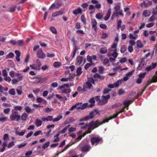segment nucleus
I'll use <instances>...</instances> for the list:
<instances>
[{
  "label": "nucleus",
  "instance_id": "nucleus-1",
  "mask_svg": "<svg viewBox=\"0 0 157 157\" xmlns=\"http://www.w3.org/2000/svg\"><path fill=\"white\" fill-rule=\"evenodd\" d=\"M96 114H98V116L100 115L99 112L97 109H94L88 115L86 116L84 118L80 119L79 121L82 122L83 121H86L90 119H92L95 116Z\"/></svg>",
  "mask_w": 157,
  "mask_h": 157
},
{
  "label": "nucleus",
  "instance_id": "nucleus-2",
  "mask_svg": "<svg viewBox=\"0 0 157 157\" xmlns=\"http://www.w3.org/2000/svg\"><path fill=\"white\" fill-rule=\"evenodd\" d=\"M103 142L102 138L99 136H93L90 139V142L92 145H97L98 144H101Z\"/></svg>",
  "mask_w": 157,
  "mask_h": 157
},
{
  "label": "nucleus",
  "instance_id": "nucleus-3",
  "mask_svg": "<svg viewBox=\"0 0 157 157\" xmlns=\"http://www.w3.org/2000/svg\"><path fill=\"white\" fill-rule=\"evenodd\" d=\"M12 113L10 116V119L13 121H18L20 119L21 116L18 112H15L12 110Z\"/></svg>",
  "mask_w": 157,
  "mask_h": 157
},
{
  "label": "nucleus",
  "instance_id": "nucleus-4",
  "mask_svg": "<svg viewBox=\"0 0 157 157\" xmlns=\"http://www.w3.org/2000/svg\"><path fill=\"white\" fill-rule=\"evenodd\" d=\"M122 82V80H119L114 84H109L108 85V86L110 88H113L114 87H118L119 85L121 84Z\"/></svg>",
  "mask_w": 157,
  "mask_h": 157
},
{
  "label": "nucleus",
  "instance_id": "nucleus-5",
  "mask_svg": "<svg viewBox=\"0 0 157 157\" xmlns=\"http://www.w3.org/2000/svg\"><path fill=\"white\" fill-rule=\"evenodd\" d=\"M74 84L73 82H70L66 84H64L63 85L59 86L57 89L58 90H62L66 87L69 88L70 86H73Z\"/></svg>",
  "mask_w": 157,
  "mask_h": 157
},
{
  "label": "nucleus",
  "instance_id": "nucleus-6",
  "mask_svg": "<svg viewBox=\"0 0 157 157\" xmlns=\"http://www.w3.org/2000/svg\"><path fill=\"white\" fill-rule=\"evenodd\" d=\"M37 56L38 58L44 59L46 57V55L43 52L42 49H40L37 52Z\"/></svg>",
  "mask_w": 157,
  "mask_h": 157
},
{
  "label": "nucleus",
  "instance_id": "nucleus-7",
  "mask_svg": "<svg viewBox=\"0 0 157 157\" xmlns=\"http://www.w3.org/2000/svg\"><path fill=\"white\" fill-rule=\"evenodd\" d=\"M92 85L89 82H87L85 83L84 84L83 87V91H86L88 89L91 88Z\"/></svg>",
  "mask_w": 157,
  "mask_h": 157
},
{
  "label": "nucleus",
  "instance_id": "nucleus-8",
  "mask_svg": "<svg viewBox=\"0 0 157 157\" xmlns=\"http://www.w3.org/2000/svg\"><path fill=\"white\" fill-rule=\"evenodd\" d=\"M91 148V147L90 145H86L81 148V151L83 152H87L89 151Z\"/></svg>",
  "mask_w": 157,
  "mask_h": 157
},
{
  "label": "nucleus",
  "instance_id": "nucleus-9",
  "mask_svg": "<svg viewBox=\"0 0 157 157\" xmlns=\"http://www.w3.org/2000/svg\"><path fill=\"white\" fill-rule=\"evenodd\" d=\"M135 71V70L133 69L132 71L128 72L126 74L125 76L123 77V80L124 81H126L128 79V77L131 76L133 74Z\"/></svg>",
  "mask_w": 157,
  "mask_h": 157
},
{
  "label": "nucleus",
  "instance_id": "nucleus-10",
  "mask_svg": "<svg viewBox=\"0 0 157 157\" xmlns=\"http://www.w3.org/2000/svg\"><path fill=\"white\" fill-rule=\"evenodd\" d=\"M91 24L92 25V28H94V31L96 32L97 30L96 26L97 23L96 20L95 19H92L91 21Z\"/></svg>",
  "mask_w": 157,
  "mask_h": 157
},
{
  "label": "nucleus",
  "instance_id": "nucleus-11",
  "mask_svg": "<svg viewBox=\"0 0 157 157\" xmlns=\"http://www.w3.org/2000/svg\"><path fill=\"white\" fill-rule=\"evenodd\" d=\"M156 63H152L151 65L146 67L145 70L147 71H150L151 70L154 68L156 67Z\"/></svg>",
  "mask_w": 157,
  "mask_h": 157
},
{
  "label": "nucleus",
  "instance_id": "nucleus-12",
  "mask_svg": "<svg viewBox=\"0 0 157 157\" xmlns=\"http://www.w3.org/2000/svg\"><path fill=\"white\" fill-rule=\"evenodd\" d=\"M134 100V99L133 100H124L123 101V104L125 106H126L125 107L126 108V107L127 109H128L129 105L131 104L133 102Z\"/></svg>",
  "mask_w": 157,
  "mask_h": 157
},
{
  "label": "nucleus",
  "instance_id": "nucleus-13",
  "mask_svg": "<svg viewBox=\"0 0 157 157\" xmlns=\"http://www.w3.org/2000/svg\"><path fill=\"white\" fill-rule=\"evenodd\" d=\"M82 13V10L80 7H78L77 9L74 10L72 13L75 15H77L78 14Z\"/></svg>",
  "mask_w": 157,
  "mask_h": 157
},
{
  "label": "nucleus",
  "instance_id": "nucleus-14",
  "mask_svg": "<svg viewBox=\"0 0 157 157\" xmlns=\"http://www.w3.org/2000/svg\"><path fill=\"white\" fill-rule=\"evenodd\" d=\"M126 108L125 106L123 107L121 109L118 110L116 113L114 114L113 116L114 117V118H116L117 117L118 115L121 113H122L124 111L125 109Z\"/></svg>",
  "mask_w": 157,
  "mask_h": 157
},
{
  "label": "nucleus",
  "instance_id": "nucleus-15",
  "mask_svg": "<svg viewBox=\"0 0 157 157\" xmlns=\"http://www.w3.org/2000/svg\"><path fill=\"white\" fill-rule=\"evenodd\" d=\"M100 122H99V121L98 120H97L95 122H94L93 121H92L89 123V125L91 126H96L97 125L98 126L99 125Z\"/></svg>",
  "mask_w": 157,
  "mask_h": 157
},
{
  "label": "nucleus",
  "instance_id": "nucleus-16",
  "mask_svg": "<svg viewBox=\"0 0 157 157\" xmlns=\"http://www.w3.org/2000/svg\"><path fill=\"white\" fill-rule=\"evenodd\" d=\"M53 117L51 116H48L47 117H42L41 118V120L43 121H52Z\"/></svg>",
  "mask_w": 157,
  "mask_h": 157
},
{
  "label": "nucleus",
  "instance_id": "nucleus-17",
  "mask_svg": "<svg viewBox=\"0 0 157 157\" xmlns=\"http://www.w3.org/2000/svg\"><path fill=\"white\" fill-rule=\"evenodd\" d=\"M15 53L16 55V60L18 62H20V56L21 55L20 52L18 50H16L15 51Z\"/></svg>",
  "mask_w": 157,
  "mask_h": 157
},
{
  "label": "nucleus",
  "instance_id": "nucleus-18",
  "mask_svg": "<svg viewBox=\"0 0 157 157\" xmlns=\"http://www.w3.org/2000/svg\"><path fill=\"white\" fill-rule=\"evenodd\" d=\"M113 52L112 54H108V56L110 57L111 56H112L113 57V58L116 59L118 55V54L117 52V50H116V49L114 50H113Z\"/></svg>",
  "mask_w": 157,
  "mask_h": 157
},
{
  "label": "nucleus",
  "instance_id": "nucleus-19",
  "mask_svg": "<svg viewBox=\"0 0 157 157\" xmlns=\"http://www.w3.org/2000/svg\"><path fill=\"white\" fill-rule=\"evenodd\" d=\"M75 119H74L72 117H70L67 119L65 121L64 124V125L67 124L70 122L74 121Z\"/></svg>",
  "mask_w": 157,
  "mask_h": 157
},
{
  "label": "nucleus",
  "instance_id": "nucleus-20",
  "mask_svg": "<svg viewBox=\"0 0 157 157\" xmlns=\"http://www.w3.org/2000/svg\"><path fill=\"white\" fill-rule=\"evenodd\" d=\"M113 118H114V117H113V116H112L109 117L108 118L104 119L102 122H100V123L99 125H101L105 123V122H109V120L112 119Z\"/></svg>",
  "mask_w": 157,
  "mask_h": 157
},
{
  "label": "nucleus",
  "instance_id": "nucleus-21",
  "mask_svg": "<svg viewBox=\"0 0 157 157\" xmlns=\"http://www.w3.org/2000/svg\"><path fill=\"white\" fill-rule=\"evenodd\" d=\"M25 110L26 112L28 113H33L35 109H31L29 106H27L25 108Z\"/></svg>",
  "mask_w": 157,
  "mask_h": 157
},
{
  "label": "nucleus",
  "instance_id": "nucleus-22",
  "mask_svg": "<svg viewBox=\"0 0 157 157\" xmlns=\"http://www.w3.org/2000/svg\"><path fill=\"white\" fill-rule=\"evenodd\" d=\"M93 78H98L100 80H102L104 79V76L103 75H101L98 73L95 74L93 76Z\"/></svg>",
  "mask_w": 157,
  "mask_h": 157
},
{
  "label": "nucleus",
  "instance_id": "nucleus-23",
  "mask_svg": "<svg viewBox=\"0 0 157 157\" xmlns=\"http://www.w3.org/2000/svg\"><path fill=\"white\" fill-rule=\"evenodd\" d=\"M2 147L0 149V151L1 152H3L5 149L6 147L7 146V141H5L2 144Z\"/></svg>",
  "mask_w": 157,
  "mask_h": 157
},
{
  "label": "nucleus",
  "instance_id": "nucleus-24",
  "mask_svg": "<svg viewBox=\"0 0 157 157\" xmlns=\"http://www.w3.org/2000/svg\"><path fill=\"white\" fill-rule=\"evenodd\" d=\"M111 10L110 9L108 10L107 13L104 19L105 21H107L109 19L111 14Z\"/></svg>",
  "mask_w": 157,
  "mask_h": 157
},
{
  "label": "nucleus",
  "instance_id": "nucleus-25",
  "mask_svg": "<svg viewBox=\"0 0 157 157\" xmlns=\"http://www.w3.org/2000/svg\"><path fill=\"white\" fill-rule=\"evenodd\" d=\"M14 109L12 110H14V111L17 112V110L21 111L23 108L22 106H15L13 107Z\"/></svg>",
  "mask_w": 157,
  "mask_h": 157
},
{
  "label": "nucleus",
  "instance_id": "nucleus-26",
  "mask_svg": "<svg viewBox=\"0 0 157 157\" xmlns=\"http://www.w3.org/2000/svg\"><path fill=\"white\" fill-rule=\"evenodd\" d=\"M26 131L25 130H24L21 132H19V131L17 130L15 131V134L19 136H23L25 134Z\"/></svg>",
  "mask_w": 157,
  "mask_h": 157
},
{
  "label": "nucleus",
  "instance_id": "nucleus-27",
  "mask_svg": "<svg viewBox=\"0 0 157 157\" xmlns=\"http://www.w3.org/2000/svg\"><path fill=\"white\" fill-rule=\"evenodd\" d=\"M28 118V115L26 113H23L21 116L20 119L23 121H25Z\"/></svg>",
  "mask_w": 157,
  "mask_h": 157
},
{
  "label": "nucleus",
  "instance_id": "nucleus-28",
  "mask_svg": "<svg viewBox=\"0 0 157 157\" xmlns=\"http://www.w3.org/2000/svg\"><path fill=\"white\" fill-rule=\"evenodd\" d=\"M35 125L37 127H39L42 124V121L38 119H36L35 121Z\"/></svg>",
  "mask_w": 157,
  "mask_h": 157
},
{
  "label": "nucleus",
  "instance_id": "nucleus-29",
  "mask_svg": "<svg viewBox=\"0 0 157 157\" xmlns=\"http://www.w3.org/2000/svg\"><path fill=\"white\" fill-rule=\"evenodd\" d=\"M31 68L34 70H37L39 71L40 69V68H39L36 64H33L30 65Z\"/></svg>",
  "mask_w": 157,
  "mask_h": 157
},
{
  "label": "nucleus",
  "instance_id": "nucleus-30",
  "mask_svg": "<svg viewBox=\"0 0 157 157\" xmlns=\"http://www.w3.org/2000/svg\"><path fill=\"white\" fill-rule=\"evenodd\" d=\"M61 90L63 93L69 94L71 91V90L70 89H66L65 88Z\"/></svg>",
  "mask_w": 157,
  "mask_h": 157
},
{
  "label": "nucleus",
  "instance_id": "nucleus-31",
  "mask_svg": "<svg viewBox=\"0 0 157 157\" xmlns=\"http://www.w3.org/2000/svg\"><path fill=\"white\" fill-rule=\"evenodd\" d=\"M39 79V80L37 82V84L43 83L47 79L45 77H40Z\"/></svg>",
  "mask_w": 157,
  "mask_h": 157
},
{
  "label": "nucleus",
  "instance_id": "nucleus-32",
  "mask_svg": "<svg viewBox=\"0 0 157 157\" xmlns=\"http://www.w3.org/2000/svg\"><path fill=\"white\" fill-rule=\"evenodd\" d=\"M62 2L61 0H58L56 2V8L58 9L61 6L62 4Z\"/></svg>",
  "mask_w": 157,
  "mask_h": 157
},
{
  "label": "nucleus",
  "instance_id": "nucleus-33",
  "mask_svg": "<svg viewBox=\"0 0 157 157\" xmlns=\"http://www.w3.org/2000/svg\"><path fill=\"white\" fill-rule=\"evenodd\" d=\"M136 45L137 48H141L143 46V44L140 40H138L136 42Z\"/></svg>",
  "mask_w": 157,
  "mask_h": 157
},
{
  "label": "nucleus",
  "instance_id": "nucleus-34",
  "mask_svg": "<svg viewBox=\"0 0 157 157\" xmlns=\"http://www.w3.org/2000/svg\"><path fill=\"white\" fill-rule=\"evenodd\" d=\"M82 104L81 102H78L76 103L75 105H73L72 107L69 109L70 111H72L73 110L75 109L76 108V106H78L79 105V104Z\"/></svg>",
  "mask_w": 157,
  "mask_h": 157
},
{
  "label": "nucleus",
  "instance_id": "nucleus-35",
  "mask_svg": "<svg viewBox=\"0 0 157 157\" xmlns=\"http://www.w3.org/2000/svg\"><path fill=\"white\" fill-rule=\"evenodd\" d=\"M86 135V134L83 133L79 136L77 138H76L75 140L76 142H77L81 139L82 137H83Z\"/></svg>",
  "mask_w": 157,
  "mask_h": 157
},
{
  "label": "nucleus",
  "instance_id": "nucleus-36",
  "mask_svg": "<svg viewBox=\"0 0 157 157\" xmlns=\"http://www.w3.org/2000/svg\"><path fill=\"white\" fill-rule=\"evenodd\" d=\"M107 52V49L106 47H103L101 48L100 52L102 54H105Z\"/></svg>",
  "mask_w": 157,
  "mask_h": 157
},
{
  "label": "nucleus",
  "instance_id": "nucleus-37",
  "mask_svg": "<svg viewBox=\"0 0 157 157\" xmlns=\"http://www.w3.org/2000/svg\"><path fill=\"white\" fill-rule=\"evenodd\" d=\"M76 76H78L79 75H81L82 71V68L81 67H79L78 68L77 70H76Z\"/></svg>",
  "mask_w": 157,
  "mask_h": 157
},
{
  "label": "nucleus",
  "instance_id": "nucleus-38",
  "mask_svg": "<svg viewBox=\"0 0 157 157\" xmlns=\"http://www.w3.org/2000/svg\"><path fill=\"white\" fill-rule=\"evenodd\" d=\"M63 117V116L61 115H59L57 116V117L53 119L52 121L53 122H56L59 121Z\"/></svg>",
  "mask_w": 157,
  "mask_h": 157
},
{
  "label": "nucleus",
  "instance_id": "nucleus-39",
  "mask_svg": "<svg viewBox=\"0 0 157 157\" xmlns=\"http://www.w3.org/2000/svg\"><path fill=\"white\" fill-rule=\"evenodd\" d=\"M77 63L78 65L80 64L82 61V56H78L77 58Z\"/></svg>",
  "mask_w": 157,
  "mask_h": 157
},
{
  "label": "nucleus",
  "instance_id": "nucleus-40",
  "mask_svg": "<svg viewBox=\"0 0 157 157\" xmlns=\"http://www.w3.org/2000/svg\"><path fill=\"white\" fill-rule=\"evenodd\" d=\"M14 56V54L13 53L10 52L6 57V59H8L9 58H12Z\"/></svg>",
  "mask_w": 157,
  "mask_h": 157
},
{
  "label": "nucleus",
  "instance_id": "nucleus-41",
  "mask_svg": "<svg viewBox=\"0 0 157 157\" xmlns=\"http://www.w3.org/2000/svg\"><path fill=\"white\" fill-rule=\"evenodd\" d=\"M138 37V36L136 34H135V36L132 33L129 34V37L131 39H133L134 40L136 39Z\"/></svg>",
  "mask_w": 157,
  "mask_h": 157
},
{
  "label": "nucleus",
  "instance_id": "nucleus-42",
  "mask_svg": "<svg viewBox=\"0 0 157 157\" xmlns=\"http://www.w3.org/2000/svg\"><path fill=\"white\" fill-rule=\"evenodd\" d=\"M73 78V77H71V76H69V77L68 78H62L60 80L62 82H67V81L69 80H71V79H72Z\"/></svg>",
  "mask_w": 157,
  "mask_h": 157
},
{
  "label": "nucleus",
  "instance_id": "nucleus-43",
  "mask_svg": "<svg viewBox=\"0 0 157 157\" xmlns=\"http://www.w3.org/2000/svg\"><path fill=\"white\" fill-rule=\"evenodd\" d=\"M126 50V47L125 45H123L121 46V49L120 51L121 53H123Z\"/></svg>",
  "mask_w": 157,
  "mask_h": 157
},
{
  "label": "nucleus",
  "instance_id": "nucleus-44",
  "mask_svg": "<svg viewBox=\"0 0 157 157\" xmlns=\"http://www.w3.org/2000/svg\"><path fill=\"white\" fill-rule=\"evenodd\" d=\"M53 66L55 67H57L62 65V63L59 62H55L53 63Z\"/></svg>",
  "mask_w": 157,
  "mask_h": 157
},
{
  "label": "nucleus",
  "instance_id": "nucleus-45",
  "mask_svg": "<svg viewBox=\"0 0 157 157\" xmlns=\"http://www.w3.org/2000/svg\"><path fill=\"white\" fill-rule=\"evenodd\" d=\"M92 127V126H91L90 125H89L87 127L88 130L86 131L85 132H84L83 133L86 134H86H87L88 133H90L91 132V131H92V129H91V127Z\"/></svg>",
  "mask_w": 157,
  "mask_h": 157
},
{
  "label": "nucleus",
  "instance_id": "nucleus-46",
  "mask_svg": "<svg viewBox=\"0 0 157 157\" xmlns=\"http://www.w3.org/2000/svg\"><path fill=\"white\" fill-rule=\"evenodd\" d=\"M121 105V104L120 103H116L113 105L112 106V108L113 109L117 107H120Z\"/></svg>",
  "mask_w": 157,
  "mask_h": 157
},
{
  "label": "nucleus",
  "instance_id": "nucleus-47",
  "mask_svg": "<svg viewBox=\"0 0 157 157\" xmlns=\"http://www.w3.org/2000/svg\"><path fill=\"white\" fill-rule=\"evenodd\" d=\"M143 14L145 17H147L150 15L149 13H148V11L147 10H144L143 12Z\"/></svg>",
  "mask_w": 157,
  "mask_h": 157
},
{
  "label": "nucleus",
  "instance_id": "nucleus-48",
  "mask_svg": "<svg viewBox=\"0 0 157 157\" xmlns=\"http://www.w3.org/2000/svg\"><path fill=\"white\" fill-rule=\"evenodd\" d=\"M50 143V142L49 141H48L46 142L42 145V148L44 149H45L46 148L48 147L49 146Z\"/></svg>",
  "mask_w": 157,
  "mask_h": 157
},
{
  "label": "nucleus",
  "instance_id": "nucleus-49",
  "mask_svg": "<svg viewBox=\"0 0 157 157\" xmlns=\"http://www.w3.org/2000/svg\"><path fill=\"white\" fill-rule=\"evenodd\" d=\"M81 20L83 22V24H86V18L84 15H82L81 17Z\"/></svg>",
  "mask_w": 157,
  "mask_h": 157
},
{
  "label": "nucleus",
  "instance_id": "nucleus-50",
  "mask_svg": "<svg viewBox=\"0 0 157 157\" xmlns=\"http://www.w3.org/2000/svg\"><path fill=\"white\" fill-rule=\"evenodd\" d=\"M108 35L106 33H102L100 37L102 39H105L107 38Z\"/></svg>",
  "mask_w": 157,
  "mask_h": 157
},
{
  "label": "nucleus",
  "instance_id": "nucleus-51",
  "mask_svg": "<svg viewBox=\"0 0 157 157\" xmlns=\"http://www.w3.org/2000/svg\"><path fill=\"white\" fill-rule=\"evenodd\" d=\"M70 126V125H68L66 126L65 128H64L62 131H59L60 133H64L66 130Z\"/></svg>",
  "mask_w": 157,
  "mask_h": 157
},
{
  "label": "nucleus",
  "instance_id": "nucleus-52",
  "mask_svg": "<svg viewBox=\"0 0 157 157\" xmlns=\"http://www.w3.org/2000/svg\"><path fill=\"white\" fill-rule=\"evenodd\" d=\"M50 29L51 31L53 34H56L57 33V31L55 28L53 27H52L50 28Z\"/></svg>",
  "mask_w": 157,
  "mask_h": 157
},
{
  "label": "nucleus",
  "instance_id": "nucleus-53",
  "mask_svg": "<svg viewBox=\"0 0 157 157\" xmlns=\"http://www.w3.org/2000/svg\"><path fill=\"white\" fill-rule=\"evenodd\" d=\"M9 94L13 95H14L15 94V92L14 89H11L9 90Z\"/></svg>",
  "mask_w": 157,
  "mask_h": 157
},
{
  "label": "nucleus",
  "instance_id": "nucleus-54",
  "mask_svg": "<svg viewBox=\"0 0 157 157\" xmlns=\"http://www.w3.org/2000/svg\"><path fill=\"white\" fill-rule=\"evenodd\" d=\"M109 62V60L107 58H105L103 61V64L104 65L106 66L107 65Z\"/></svg>",
  "mask_w": 157,
  "mask_h": 157
},
{
  "label": "nucleus",
  "instance_id": "nucleus-55",
  "mask_svg": "<svg viewBox=\"0 0 157 157\" xmlns=\"http://www.w3.org/2000/svg\"><path fill=\"white\" fill-rule=\"evenodd\" d=\"M104 68L102 66H100L99 67L98 72L101 74H102L103 73Z\"/></svg>",
  "mask_w": 157,
  "mask_h": 157
},
{
  "label": "nucleus",
  "instance_id": "nucleus-56",
  "mask_svg": "<svg viewBox=\"0 0 157 157\" xmlns=\"http://www.w3.org/2000/svg\"><path fill=\"white\" fill-rule=\"evenodd\" d=\"M81 106L82 110H84L86 109V108L87 107L88 103H85L82 105V104H80Z\"/></svg>",
  "mask_w": 157,
  "mask_h": 157
},
{
  "label": "nucleus",
  "instance_id": "nucleus-57",
  "mask_svg": "<svg viewBox=\"0 0 157 157\" xmlns=\"http://www.w3.org/2000/svg\"><path fill=\"white\" fill-rule=\"evenodd\" d=\"M17 44H18V45L19 46H22L24 45V42L22 40H19L17 42Z\"/></svg>",
  "mask_w": 157,
  "mask_h": 157
},
{
  "label": "nucleus",
  "instance_id": "nucleus-58",
  "mask_svg": "<svg viewBox=\"0 0 157 157\" xmlns=\"http://www.w3.org/2000/svg\"><path fill=\"white\" fill-rule=\"evenodd\" d=\"M152 13L154 15L157 14V4L156 6V7L153 9Z\"/></svg>",
  "mask_w": 157,
  "mask_h": 157
},
{
  "label": "nucleus",
  "instance_id": "nucleus-59",
  "mask_svg": "<svg viewBox=\"0 0 157 157\" xmlns=\"http://www.w3.org/2000/svg\"><path fill=\"white\" fill-rule=\"evenodd\" d=\"M15 145L14 142L13 141H12L10 142L7 145V147L9 148H10L12 147L13 146Z\"/></svg>",
  "mask_w": 157,
  "mask_h": 157
},
{
  "label": "nucleus",
  "instance_id": "nucleus-60",
  "mask_svg": "<svg viewBox=\"0 0 157 157\" xmlns=\"http://www.w3.org/2000/svg\"><path fill=\"white\" fill-rule=\"evenodd\" d=\"M146 72H144L143 73H140L139 74V77L140 78H144L145 75H146Z\"/></svg>",
  "mask_w": 157,
  "mask_h": 157
},
{
  "label": "nucleus",
  "instance_id": "nucleus-61",
  "mask_svg": "<svg viewBox=\"0 0 157 157\" xmlns=\"http://www.w3.org/2000/svg\"><path fill=\"white\" fill-rule=\"evenodd\" d=\"M111 90V89H104L103 90V93L104 94H105L109 93Z\"/></svg>",
  "mask_w": 157,
  "mask_h": 157
},
{
  "label": "nucleus",
  "instance_id": "nucleus-62",
  "mask_svg": "<svg viewBox=\"0 0 157 157\" xmlns=\"http://www.w3.org/2000/svg\"><path fill=\"white\" fill-rule=\"evenodd\" d=\"M95 17L97 19L100 20L102 18V15L101 13H99L96 14Z\"/></svg>",
  "mask_w": 157,
  "mask_h": 157
},
{
  "label": "nucleus",
  "instance_id": "nucleus-63",
  "mask_svg": "<svg viewBox=\"0 0 157 157\" xmlns=\"http://www.w3.org/2000/svg\"><path fill=\"white\" fill-rule=\"evenodd\" d=\"M124 93V90L122 89H119L118 91V94L119 95H121L123 94Z\"/></svg>",
  "mask_w": 157,
  "mask_h": 157
},
{
  "label": "nucleus",
  "instance_id": "nucleus-64",
  "mask_svg": "<svg viewBox=\"0 0 157 157\" xmlns=\"http://www.w3.org/2000/svg\"><path fill=\"white\" fill-rule=\"evenodd\" d=\"M155 74H156V75H154L153 77L152 80L154 82H156L157 81V71H156Z\"/></svg>",
  "mask_w": 157,
  "mask_h": 157
}]
</instances>
